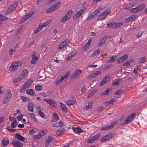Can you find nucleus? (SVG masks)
Returning a JSON list of instances; mask_svg holds the SVG:
<instances>
[{
	"instance_id": "nucleus-1",
	"label": "nucleus",
	"mask_w": 147,
	"mask_h": 147,
	"mask_svg": "<svg viewBox=\"0 0 147 147\" xmlns=\"http://www.w3.org/2000/svg\"><path fill=\"white\" fill-rule=\"evenodd\" d=\"M22 64V63L20 62H14L13 63L9 68L10 71L12 73L14 72L17 69V67L20 66Z\"/></svg>"
},
{
	"instance_id": "nucleus-2",
	"label": "nucleus",
	"mask_w": 147,
	"mask_h": 147,
	"mask_svg": "<svg viewBox=\"0 0 147 147\" xmlns=\"http://www.w3.org/2000/svg\"><path fill=\"white\" fill-rule=\"evenodd\" d=\"M18 2L16 1L14 3L9 6L7 9L6 11L5 12V14L7 15L9 13H11L16 9V8L18 6Z\"/></svg>"
},
{
	"instance_id": "nucleus-3",
	"label": "nucleus",
	"mask_w": 147,
	"mask_h": 147,
	"mask_svg": "<svg viewBox=\"0 0 147 147\" xmlns=\"http://www.w3.org/2000/svg\"><path fill=\"white\" fill-rule=\"evenodd\" d=\"M145 6V4H140L135 8L130 9L129 11L132 13H136L144 9Z\"/></svg>"
},
{
	"instance_id": "nucleus-4",
	"label": "nucleus",
	"mask_w": 147,
	"mask_h": 147,
	"mask_svg": "<svg viewBox=\"0 0 147 147\" xmlns=\"http://www.w3.org/2000/svg\"><path fill=\"white\" fill-rule=\"evenodd\" d=\"M73 11L71 10H69L67 12V13L63 17L62 19L61 22H65L67 20H68L71 17Z\"/></svg>"
},
{
	"instance_id": "nucleus-5",
	"label": "nucleus",
	"mask_w": 147,
	"mask_h": 147,
	"mask_svg": "<svg viewBox=\"0 0 147 147\" xmlns=\"http://www.w3.org/2000/svg\"><path fill=\"white\" fill-rule=\"evenodd\" d=\"M135 115V113H133L127 117L125 120H124L121 123V125H124L129 123L130 121L133 119V117Z\"/></svg>"
},
{
	"instance_id": "nucleus-6",
	"label": "nucleus",
	"mask_w": 147,
	"mask_h": 147,
	"mask_svg": "<svg viewBox=\"0 0 147 147\" xmlns=\"http://www.w3.org/2000/svg\"><path fill=\"white\" fill-rule=\"evenodd\" d=\"M86 8L84 7H82L74 15V19L78 18L86 11Z\"/></svg>"
},
{
	"instance_id": "nucleus-7",
	"label": "nucleus",
	"mask_w": 147,
	"mask_h": 147,
	"mask_svg": "<svg viewBox=\"0 0 147 147\" xmlns=\"http://www.w3.org/2000/svg\"><path fill=\"white\" fill-rule=\"evenodd\" d=\"M11 144L15 147H23L24 146L22 143L19 142L15 139L12 140Z\"/></svg>"
},
{
	"instance_id": "nucleus-8",
	"label": "nucleus",
	"mask_w": 147,
	"mask_h": 147,
	"mask_svg": "<svg viewBox=\"0 0 147 147\" xmlns=\"http://www.w3.org/2000/svg\"><path fill=\"white\" fill-rule=\"evenodd\" d=\"M44 100L48 102L49 105L52 107H56L57 106V104L55 102V101L53 99H45Z\"/></svg>"
},
{
	"instance_id": "nucleus-9",
	"label": "nucleus",
	"mask_w": 147,
	"mask_h": 147,
	"mask_svg": "<svg viewBox=\"0 0 147 147\" xmlns=\"http://www.w3.org/2000/svg\"><path fill=\"white\" fill-rule=\"evenodd\" d=\"M110 11L107 10L104 12L101 13L99 16L98 19L99 20H102L105 18L106 17L107 14L109 13Z\"/></svg>"
},
{
	"instance_id": "nucleus-10",
	"label": "nucleus",
	"mask_w": 147,
	"mask_h": 147,
	"mask_svg": "<svg viewBox=\"0 0 147 147\" xmlns=\"http://www.w3.org/2000/svg\"><path fill=\"white\" fill-rule=\"evenodd\" d=\"M100 136V134H97L94 136L92 137L89 139H88L87 141V142L88 143H91L99 138Z\"/></svg>"
},
{
	"instance_id": "nucleus-11",
	"label": "nucleus",
	"mask_w": 147,
	"mask_h": 147,
	"mask_svg": "<svg viewBox=\"0 0 147 147\" xmlns=\"http://www.w3.org/2000/svg\"><path fill=\"white\" fill-rule=\"evenodd\" d=\"M46 132V131L43 130L42 131L39 132L37 134L34 135L33 138L34 139H39L41 137L44 136Z\"/></svg>"
},
{
	"instance_id": "nucleus-12",
	"label": "nucleus",
	"mask_w": 147,
	"mask_h": 147,
	"mask_svg": "<svg viewBox=\"0 0 147 147\" xmlns=\"http://www.w3.org/2000/svg\"><path fill=\"white\" fill-rule=\"evenodd\" d=\"M36 53L35 52H33L31 55L32 59L31 61V63L32 64L35 63L38 59V56L36 55Z\"/></svg>"
},
{
	"instance_id": "nucleus-13",
	"label": "nucleus",
	"mask_w": 147,
	"mask_h": 147,
	"mask_svg": "<svg viewBox=\"0 0 147 147\" xmlns=\"http://www.w3.org/2000/svg\"><path fill=\"white\" fill-rule=\"evenodd\" d=\"M68 42L69 41L68 40H65L61 42L60 44L59 47L58 48V49H63L64 47L67 45Z\"/></svg>"
},
{
	"instance_id": "nucleus-14",
	"label": "nucleus",
	"mask_w": 147,
	"mask_h": 147,
	"mask_svg": "<svg viewBox=\"0 0 147 147\" xmlns=\"http://www.w3.org/2000/svg\"><path fill=\"white\" fill-rule=\"evenodd\" d=\"M136 16V15H134L130 16L128 18H126L125 20V22L126 23H128L129 22L132 21L134 19Z\"/></svg>"
},
{
	"instance_id": "nucleus-15",
	"label": "nucleus",
	"mask_w": 147,
	"mask_h": 147,
	"mask_svg": "<svg viewBox=\"0 0 147 147\" xmlns=\"http://www.w3.org/2000/svg\"><path fill=\"white\" fill-rule=\"evenodd\" d=\"M127 58L128 56L127 55H124L123 56L121 57H120L118 59L117 62V63H119L124 61L126 59H127Z\"/></svg>"
},
{
	"instance_id": "nucleus-16",
	"label": "nucleus",
	"mask_w": 147,
	"mask_h": 147,
	"mask_svg": "<svg viewBox=\"0 0 147 147\" xmlns=\"http://www.w3.org/2000/svg\"><path fill=\"white\" fill-rule=\"evenodd\" d=\"M32 82V81L31 80H28L23 85L24 87L25 88H27L31 86Z\"/></svg>"
},
{
	"instance_id": "nucleus-17",
	"label": "nucleus",
	"mask_w": 147,
	"mask_h": 147,
	"mask_svg": "<svg viewBox=\"0 0 147 147\" xmlns=\"http://www.w3.org/2000/svg\"><path fill=\"white\" fill-rule=\"evenodd\" d=\"M107 38L106 36H104L102 38L100 41L98 45V47H100L103 45L105 42Z\"/></svg>"
},
{
	"instance_id": "nucleus-18",
	"label": "nucleus",
	"mask_w": 147,
	"mask_h": 147,
	"mask_svg": "<svg viewBox=\"0 0 147 147\" xmlns=\"http://www.w3.org/2000/svg\"><path fill=\"white\" fill-rule=\"evenodd\" d=\"M26 92L28 94L32 96L35 95L34 90L32 89H28L26 90Z\"/></svg>"
},
{
	"instance_id": "nucleus-19",
	"label": "nucleus",
	"mask_w": 147,
	"mask_h": 147,
	"mask_svg": "<svg viewBox=\"0 0 147 147\" xmlns=\"http://www.w3.org/2000/svg\"><path fill=\"white\" fill-rule=\"evenodd\" d=\"M110 78L109 77L107 76H106L100 82V86H102L103 85V84L102 83L104 82V83H106L107 81L109 80Z\"/></svg>"
},
{
	"instance_id": "nucleus-20",
	"label": "nucleus",
	"mask_w": 147,
	"mask_h": 147,
	"mask_svg": "<svg viewBox=\"0 0 147 147\" xmlns=\"http://www.w3.org/2000/svg\"><path fill=\"white\" fill-rule=\"evenodd\" d=\"M91 40L90 38L88 39V42L83 47V48L84 50L87 49L88 47H89L91 44Z\"/></svg>"
},
{
	"instance_id": "nucleus-21",
	"label": "nucleus",
	"mask_w": 147,
	"mask_h": 147,
	"mask_svg": "<svg viewBox=\"0 0 147 147\" xmlns=\"http://www.w3.org/2000/svg\"><path fill=\"white\" fill-rule=\"evenodd\" d=\"M62 110L64 112L66 113L67 111L66 105L61 102L59 103Z\"/></svg>"
},
{
	"instance_id": "nucleus-22",
	"label": "nucleus",
	"mask_w": 147,
	"mask_h": 147,
	"mask_svg": "<svg viewBox=\"0 0 147 147\" xmlns=\"http://www.w3.org/2000/svg\"><path fill=\"white\" fill-rule=\"evenodd\" d=\"M83 132V130L80 128L77 127L76 128L74 127V132L78 134H79L80 132Z\"/></svg>"
},
{
	"instance_id": "nucleus-23",
	"label": "nucleus",
	"mask_w": 147,
	"mask_h": 147,
	"mask_svg": "<svg viewBox=\"0 0 147 147\" xmlns=\"http://www.w3.org/2000/svg\"><path fill=\"white\" fill-rule=\"evenodd\" d=\"M33 107L34 104L33 103H30L28 104V109L30 111L33 112Z\"/></svg>"
},
{
	"instance_id": "nucleus-24",
	"label": "nucleus",
	"mask_w": 147,
	"mask_h": 147,
	"mask_svg": "<svg viewBox=\"0 0 147 147\" xmlns=\"http://www.w3.org/2000/svg\"><path fill=\"white\" fill-rule=\"evenodd\" d=\"M21 74L24 78H26L28 75V71L27 69H24L21 72Z\"/></svg>"
},
{
	"instance_id": "nucleus-25",
	"label": "nucleus",
	"mask_w": 147,
	"mask_h": 147,
	"mask_svg": "<svg viewBox=\"0 0 147 147\" xmlns=\"http://www.w3.org/2000/svg\"><path fill=\"white\" fill-rule=\"evenodd\" d=\"M100 74L101 72L100 71H96L95 73L91 74L89 77H92L94 78L97 76L98 75H99Z\"/></svg>"
},
{
	"instance_id": "nucleus-26",
	"label": "nucleus",
	"mask_w": 147,
	"mask_h": 147,
	"mask_svg": "<svg viewBox=\"0 0 147 147\" xmlns=\"http://www.w3.org/2000/svg\"><path fill=\"white\" fill-rule=\"evenodd\" d=\"M65 131V129L62 128L58 130L57 132V134L58 136H60L61 134H63Z\"/></svg>"
},
{
	"instance_id": "nucleus-27",
	"label": "nucleus",
	"mask_w": 147,
	"mask_h": 147,
	"mask_svg": "<svg viewBox=\"0 0 147 147\" xmlns=\"http://www.w3.org/2000/svg\"><path fill=\"white\" fill-rule=\"evenodd\" d=\"M122 82V79L121 78H119L115 80V82L113 83V84H115L117 86L119 85L120 83Z\"/></svg>"
},
{
	"instance_id": "nucleus-28",
	"label": "nucleus",
	"mask_w": 147,
	"mask_h": 147,
	"mask_svg": "<svg viewBox=\"0 0 147 147\" xmlns=\"http://www.w3.org/2000/svg\"><path fill=\"white\" fill-rule=\"evenodd\" d=\"M35 89L37 91H40L43 89V87L41 85L37 84L35 86Z\"/></svg>"
},
{
	"instance_id": "nucleus-29",
	"label": "nucleus",
	"mask_w": 147,
	"mask_h": 147,
	"mask_svg": "<svg viewBox=\"0 0 147 147\" xmlns=\"http://www.w3.org/2000/svg\"><path fill=\"white\" fill-rule=\"evenodd\" d=\"M16 137L18 140L20 141H23L25 139L24 137L18 134H16Z\"/></svg>"
},
{
	"instance_id": "nucleus-30",
	"label": "nucleus",
	"mask_w": 147,
	"mask_h": 147,
	"mask_svg": "<svg viewBox=\"0 0 147 147\" xmlns=\"http://www.w3.org/2000/svg\"><path fill=\"white\" fill-rule=\"evenodd\" d=\"M82 71L80 70H77L74 73V77H78L79 76V75L81 74Z\"/></svg>"
},
{
	"instance_id": "nucleus-31",
	"label": "nucleus",
	"mask_w": 147,
	"mask_h": 147,
	"mask_svg": "<svg viewBox=\"0 0 147 147\" xmlns=\"http://www.w3.org/2000/svg\"><path fill=\"white\" fill-rule=\"evenodd\" d=\"M2 145L3 147L6 146L9 143V141L8 139L6 140H2L1 142Z\"/></svg>"
},
{
	"instance_id": "nucleus-32",
	"label": "nucleus",
	"mask_w": 147,
	"mask_h": 147,
	"mask_svg": "<svg viewBox=\"0 0 147 147\" xmlns=\"http://www.w3.org/2000/svg\"><path fill=\"white\" fill-rule=\"evenodd\" d=\"M115 134V133L114 132H111L106 135V136L107 138V139L109 140L110 139L114 137Z\"/></svg>"
},
{
	"instance_id": "nucleus-33",
	"label": "nucleus",
	"mask_w": 147,
	"mask_h": 147,
	"mask_svg": "<svg viewBox=\"0 0 147 147\" xmlns=\"http://www.w3.org/2000/svg\"><path fill=\"white\" fill-rule=\"evenodd\" d=\"M117 57L115 56H113L111 57L110 59L107 60L108 63H111L114 61L115 60V58Z\"/></svg>"
},
{
	"instance_id": "nucleus-34",
	"label": "nucleus",
	"mask_w": 147,
	"mask_h": 147,
	"mask_svg": "<svg viewBox=\"0 0 147 147\" xmlns=\"http://www.w3.org/2000/svg\"><path fill=\"white\" fill-rule=\"evenodd\" d=\"M8 19V18L7 17L0 13V20L6 21Z\"/></svg>"
},
{
	"instance_id": "nucleus-35",
	"label": "nucleus",
	"mask_w": 147,
	"mask_h": 147,
	"mask_svg": "<svg viewBox=\"0 0 147 147\" xmlns=\"http://www.w3.org/2000/svg\"><path fill=\"white\" fill-rule=\"evenodd\" d=\"M43 28V26L42 25H39L38 26L36 29L34 33H38L39 31L41 30Z\"/></svg>"
},
{
	"instance_id": "nucleus-36",
	"label": "nucleus",
	"mask_w": 147,
	"mask_h": 147,
	"mask_svg": "<svg viewBox=\"0 0 147 147\" xmlns=\"http://www.w3.org/2000/svg\"><path fill=\"white\" fill-rule=\"evenodd\" d=\"M53 118L55 119L56 121H57L59 119V117L56 113H54L53 114Z\"/></svg>"
},
{
	"instance_id": "nucleus-37",
	"label": "nucleus",
	"mask_w": 147,
	"mask_h": 147,
	"mask_svg": "<svg viewBox=\"0 0 147 147\" xmlns=\"http://www.w3.org/2000/svg\"><path fill=\"white\" fill-rule=\"evenodd\" d=\"M74 57V52H72L70 54H69L67 57V61H70Z\"/></svg>"
},
{
	"instance_id": "nucleus-38",
	"label": "nucleus",
	"mask_w": 147,
	"mask_h": 147,
	"mask_svg": "<svg viewBox=\"0 0 147 147\" xmlns=\"http://www.w3.org/2000/svg\"><path fill=\"white\" fill-rule=\"evenodd\" d=\"M54 7V6L53 5L50 8L48 9L47 11V12L49 13L54 10L55 9Z\"/></svg>"
},
{
	"instance_id": "nucleus-39",
	"label": "nucleus",
	"mask_w": 147,
	"mask_h": 147,
	"mask_svg": "<svg viewBox=\"0 0 147 147\" xmlns=\"http://www.w3.org/2000/svg\"><path fill=\"white\" fill-rule=\"evenodd\" d=\"M92 102L90 101L88 103V105L86 106V109H91L92 107Z\"/></svg>"
},
{
	"instance_id": "nucleus-40",
	"label": "nucleus",
	"mask_w": 147,
	"mask_h": 147,
	"mask_svg": "<svg viewBox=\"0 0 147 147\" xmlns=\"http://www.w3.org/2000/svg\"><path fill=\"white\" fill-rule=\"evenodd\" d=\"M40 94L45 97H46L50 95L49 92H47V93H41Z\"/></svg>"
},
{
	"instance_id": "nucleus-41",
	"label": "nucleus",
	"mask_w": 147,
	"mask_h": 147,
	"mask_svg": "<svg viewBox=\"0 0 147 147\" xmlns=\"http://www.w3.org/2000/svg\"><path fill=\"white\" fill-rule=\"evenodd\" d=\"M66 104L69 106L73 104V101L71 100H69L66 102Z\"/></svg>"
},
{
	"instance_id": "nucleus-42",
	"label": "nucleus",
	"mask_w": 147,
	"mask_h": 147,
	"mask_svg": "<svg viewBox=\"0 0 147 147\" xmlns=\"http://www.w3.org/2000/svg\"><path fill=\"white\" fill-rule=\"evenodd\" d=\"M61 2H58L57 3L53 5V6H54V7L55 9H57L59 7L60 5L61 4Z\"/></svg>"
},
{
	"instance_id": "nucleus-43",
	"label": "nucleus",
	"mask_w": 147,
	"mask_h": 147,
	"mask_svg": "<svg viewBox=\"0 0 147 147\" xmlns=\"http://www.w3.org/2000/svg\"><path fill=\"white\" fill-rule=\"evenodd\" d=\"M18 123L17 121H13L11 123V126L12 127H15L18 125Z\"/></svg>"
},
{
	"instance_id": "nucleus-44",
	"label": "nucleus",
	"mask_w": 147,
	"mask_h": 147,
	"mask_svg": "<svg viewBox=\"0 0 147 147\" xmlns=\"http://www.w3.org/2000/svg\"><path fill=\"white\" fill-rule=\"evenodd\" d=\"M146 60V58L144 57H142L140 59V61L138 62V63H143L144 61H145Z\"/></svg>"
},
{
	"instance_id": "nucleus-45",
	"label": "nucleus",
	"mask_w": 147,
	"mask_h": 147,
	"mask_svg": "<svg viewBox=\"0 0 147 147\" xmlns=\"http://www.w3.org/2000/svg\"><path fill=\"white\" fill-rule=\"evenodd\" d=\"M64 76H62L61 77V78L59 79L56 82V84H58L60 83L61 82L63 81V80L64 79Z\"/></svg>"
},
{
	"instance_id": "nucleus-46",
	"label": "nucleus",
	"mask_w": 147,
	"mask_h": 147,
	"mask_svg": "<svg viewBox=\"0 0 147 147\" xmlns=\"http://www.w3.org/2000/svg\"><path fill=\"white\" fill-rule=\"evenodd\" d=\"M30 18V17L28 14L26 15L24 17L23 19H22V22H24L26 21L28 19Z\"/></svg>"
},
{
	"instance_id": "nucleus-47",
	"label": "nucleus",
	"mask_w": 147,
	"mask_h": 147,
	"mask_svg": "<svg viewBox=\"0 0 147 147\" xmlns=\"http://www.w3.org/2000/svg\"><path fill=\"white\" fill-rule=\"evenodd\" d=\"M30 116L32 119L34 121L36 122L37 121V120L33 113H31L30 114Z\"/></svg>"
},
{
	"instance_id": "nucleus-48",
	"label": "nucleus",
	"mask_w": 147,
	"mask_h": 147,
	"mask_svg": "<svg viewBox=\"0 0 147 147\" xmlns=\"http://www.w3.org/2000/svg\"><path fill=\"white\" fill-rule=\"evenodd\" d=\"M113 24H114V22H112L108 24H107V28H113Z\"/></svg>"
},
{
	"instance_id": "nucleus-49",
	"label": "nucleus",
	"mask_w": 147,
	"mask_h": 147,
	"mask_svg": "<svg viewBox=\"0 0 147 147\" xmlns=\"http://www.w3.org/2000/svg\"><path fill=\"white\" fill-rule=\"evenodd\" d=\"M134 6V5L132 4H131L130 3H128L127 4V7L125 8V9H129L130 7H132Z\"/></svg>"
},
{
	"instance_id": "nucleus-50",
	"label": "nucleus",
	"mask_w": 147,
	"mask_h": 147,
	"mask_svg": "<svg viewBox=\"0 0 147 147\" xmlns=\"http://www.w3.org/2000/svg\"><path fill=\"white\" fill-rule=\"evenodd\" d=\"M115 124V123H111L110 125H107V126L108 128V129H110L113 128L114 127Z\"/></svg>"
},
{
	"instance_id": "nucleus-51",
	"label": "nucleus",
	"mask_w": 147,
	"mask_h": 147,
	"mask_svg": "<svg viewBox=\"0 0 147 147\" xmlns=\"http://www.w3.org/2000/svg\"><path fill=\"white\" fill-rule=\"evenodd\" d=\"M12 96V94L10 92H8L6 95L5 97L7 98L8 99H9Z\"/></svg>"
},
{
	"instance_id": "nucleus-52",
	"label": "nucleus",
	"mask_w": 147,
	"mask_h": 147,
	"mask_svg": "<svg viewBox=\"0 0 147 147\" xmlns=\"http://www.w3.org/2000/svg\"><path fill=\"white\" fill-rule=\"evenodd\" d=\"M114 100L113 99H111L109 101H107L105 102V103L106 105H108L109 104H112Z\"/></svg>"
},
{
	"instance_id": "nucleus-53",
	"label": "nucleus",
	"mask_w": 147,
	"mask_h": 147,
	"mask_svg": "<svg viewBox=\"0 0 147 147\" xmlns=\"http://www.w3.org/2000/svg\"><path fill=\"white\" fill-rule=\"evenodd\" d=\"M95 93V92L94 91H92L90 92L88 96V97L89 98H90L94 95Z\"/></svg>"
},
{
	"instance_id": "nucleus-54",
	"label": "nucleus",
	"mask_w": 147,
	"mask_h": 147,
	"mask_svg": "<svg viewBox=\"0 0 147 147\" xmlns=\"http://www.w3.org/2000/svg\"><path fill=\"white\" fill-rule=\"evenodd\" d=\"M100 52V49H98L96 51H95L93 53V54L94 55H96L99 53Z\"/></svg>"
},
{
	"instance_id": "nucleus-55",
	"label": "nucleus",
	"mask_w": 147,
	"mask_h": 147,
	"mask_svg": "<svg viewBox=\"0 0 147 147\" xmlns=\"http://www.w3.org/2000/svg\"><path fill=\"white\" fill-rule=\"evenodd\" d=\"M112 90V89L111 88H108L106 89L105 90V95H108L110 92H111Z\"/></svg>"
},
{
	"instance_id": "nucleus-56",
	"label": "nucleus",
	"mask_w": 147,
	"mask_h": 147,
	"mask_svg": "<svg viewBox=\"0 0 147 147\" xmlns=\"http://www.w3.org/2000/svg\"><path fill=\"white\" fill-rule=\"evenodd\" d=\"M100 11H98V10L96 9L94 12L92 13L93 15H94V17L97 15L99 13Z\"/></svg>"
},
{
	"instance_id": "nucleus-57",
	"label": "nucleus",
	"mask_w": 147,
	"mask_h": 147,
	"mask_svg": "<svg viewBox=\"0 0 147 147\" xmlns=\"http://www.w3.org/2000/svg\"><path fill=\"white\" fill-rule=\"evenodd\" d=\"M22 79V78H15L13 80V82L17 83L20 81Z\"/></svg>"
},
{
	"instance_id": "nucleus-58",
	"label": "nucleus",
	"mask_w": 147,
	"mask_h": 147,
	"mask_svg": "<svg viewBox=\"0 0 147 147\" xmlns=\"http://www.w3.org/2000/svg\"><path fill=\"white\" fill-rule=\"evenodd\" d=\"M108 140L107 139L106 135L103 136L102 138H101L100 141L102 142H104Z\"/></svg>"
},
{
	"instance_id": "nucleus-59",
	"label": "nucleus",
	"mask_w": 147,
	"mask_h": 147,
	"mask_svg": "<svg viewBox=\"0 0 147 147\" xmlns=\"http://www.w3.org/2000/svg\"><path fill=\"white\" fill-rule=\"evenodd\" d=\"M123 91L121 90H118L117 91L115 94V95H121Z\"/></svg>"
},
{
	"instance_id": "nucleus-60",
	"label": "nucleus",
	"mask_w": 147,
	"mask_h": 147,
	"mask_svg": "<svg viewBox=\"0 0 147 147\" xmlns=\"http://www.w3.org/2000/svg\"><path fill=\"white\" fill-rule=\"evenodd\" d=\"M94 17V15L91 13L90 15L87 18V20H91Z\"/></svg>"
},
{
	"instance_id": "nucleus-61",
	"label": "nucleus",
	"mask_w": 147,
	"mask_h": 147,
	"mask_svg": "<svg viewBox=\"0 0 147 147\" xmlns=\"http://www.w3.org/2000/svg\"><path fill=\"white\" fill-rule=\"evenodd\" d=\"M38 114L40 115V116L43 118H45V114L42 112L40 111L38 113Z\"/></svg>"
},
{
	"instance_id": "nucleus-62",
	"label": "nucleus",
	"mask_w": 147,
	"mask_h": 147,
	"mask_svg": "<svg viewBox=\"0 0 147 147\" xmlns=\"http://www.w3.org/2000/svg\"><path fill=\"white\" fill-rule=\"evenodd\" d=\"M23 115L22 114H20V115L19 116H17V119L18 120H19L20 121H21L22 120V118L23 117Z\"/></svg>"
},
{
	"instance_id": "nucleus-63",
	"label": "nucleus",
	"mask_w": 147,
	"mask_h": 147,
	"mask_svg": "<svg viewBox=\"0 0 147 147\" xmlns=\"http://www.w3.org/2000/svg\"><path fill=\"white\" fill-rule=\"evenodd\" d=\"M37 131V129H32L29 131V133L31 134H32L34 132H36Z\"/></svg>"
},
{
	"instance_id": "nucleus-64",
	"label": "nucleus",
	"mask_w": 147,
	"mask_h": 147,
	"mask_svg": "<svg viewBox=\"0 0 147 147\" xmlns=\"http://www.w3.org/2000/svg\"><path fill=\"white\" fill-rule=\"evenodd\" d=\"M130 64V63H129L128 61H127L126 62L124 63H123V66H128Z\"/></svg>"
}]
</instances>
